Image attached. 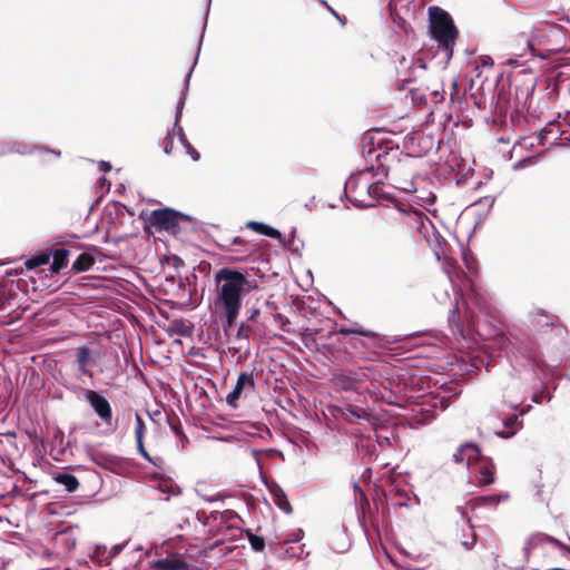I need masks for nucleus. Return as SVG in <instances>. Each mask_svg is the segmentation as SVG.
Wrapping results in <instances>:
<instances>
[{
    "label": "nucleus",
    "mask_w": 570,
    "mask_h": 570,
    "mask_svg": "<svg viewBox=\"0 0 570 570\" xmlns=\"http://www.w3.org/2000/svg\"><path fill=\"white\" fill-rule=\"evenodd\" d=\"M215 305L222 309L224 330L233 327L239 315L243 298L258 288V283L246 268L222 267L214 275Z\"/></svg>",
    "instance_id": "obj_2"
},
{
    "label": "nucleus",
    "mask_w": 570,
    "mask_h": 570,
    "mask_svg": "<svg viewBox=\"0 0 570 570\" xmlns=\"http://www.w3.org/2000/svg\"><path fill=\"white\" fill-rule=\"evenodd\" d=\"M482 456L483 455L478 444L466 442L456 449L453 454V461L458 464L466 463L468 466L473 468Z\"/></svg>",
    "instance_id": "obj_14"
},
{
    "label": "nucleus",
    "mask_w": 570,
    "mask_h": 570,
    "mask_svg": "<svg viewBox=\"0 0 570 570\" xmlns=\"http://www.w3.org/2000/svg\"><path fill=\"white\" fill-rule=\"evenodd\" d=\"M409 223L414 226L421 234H425L428 226L432 225L426 215L421 212H413L407 215Z\"/></svg>",
    "instance_id": "obj_23"
},
{
    "label": "nucleus",
    "mask_w": 570,
    "mask_h": 570,
    "mask_svg": "<svg viewBox=\"0 0 570 570\" xmlns=\"http://www.w3.org/2000/svg\"><path fill=\"white\" fill-rule=\"evenodd\" d=\"M426 70V65L421 57H401L396 66L397 79L404 86L415 82Z\"/></svg>",
    "instance_id": "obj_8"
},
{
    "label": "nucleus",
    "mask_w": 570,
    "mask_h": 570,
    "mask_svg": "<svg viewBox=\"0 0 570 570\" xmlns=\"http://www.w3.org/2000/svg\"><path fill=\"white\" fill-rule=\"evenodd\" d=\"M219 246L225 252L235 253L236 256L233 257V261L235 262H243L256 252L255 244L239 236L225 239V244H220Z\"/></svg>",
    "instance_id": "obj_11"
},
{
    "label": "nucleus",
    "mask_w": 570,
    "mask_h": 570,
    "mask_svg": "<svg viewBox=\"0 0 570 570\" xmlns=\"http://www.w3.org/2000/svg\"><path fill=\"white\" fill-rule=\"evenodd\" d=\"M371 174H373V170H370L368 165L357 175L352 176L345 185V195L356 207L368 208L374 206V197L368 194L372 186V179L368 177Z\"/></svg>",
    "instance_id": "obj_5"
},
{
    "label": "nucleus",
    "mask_w": 570,
    "mask_h": 570,
    "mask_svg": "<svg viewBox=\"0 0 570 570\" xmlns=\"http://www.w3.org/2000/svg\"><path fill=\"white\" fill-rule=\"evenodd\" d=\"M288 325H289V320L286 318L285 321H283V323L281 325V330L286 332V333H294L295 331L292 330Z\"/></svg>",
    "instance_id": "obj_37"
},
{
    "label": "nucleus",
    "mask_w": 570,
    "mask_h": 570,
    "mask_svg": "<svg viewBox=\"0 0 570 570\" xmlns=\"http://www.w3.org/2000/svg\"><path fill=\"white\" fill-rule=\"evenodd\" d=\"M449 325L453 334L466 338L472 336L474 332V316L470 309H465L462 315L458 306H455L449 315Z\"/></svg>",
    "instance_id": "obj_10"
},
{
    "label": "nucleus",
    "mask_w": 570,
    "mask_h": 570,
    "mask_svg": "<svg viewBox=\"0 0 570 570\" xmlns=\"http://www.w3.org/2000/svg\"><path fill=\"white\" fill-rule=\"evenodd\" d=\"M245 226L261 235H265L271 238L279 239L282 236L279 230H277L264 223L250 220V222H247Z\"/></svg>",
    "instance_id": "obj_22"
},
{
    "label": "nucleus",
    "mask_w": 570,
    "mask_h": 570,
    "mask_svg": "<svg viewBox=\"0 0 570 570\" xmlns=\"http://www.w3.org/2000/svg\"><path fill=\"white\" fill-rule=\"evenodd\" d=\"M531 324L537 334L542 338L550 340L551 333L560 337H564L568 334L567 327L560 322L558 316L547 314L542 309L533 313Z\"/></svg>",
    "instance_id": "obj_6"
},
{
    "label": "nucleus",
    "mask_w": 570,
    "mask_h": 570,
    "mask_svg": "<svg viewBox=\"0 0 570 570\" xmlns=\"http://www.w3.org/2000/svg\"><path fill=\"white\" fill-rule=\"evenodd\" d=\"M354 491H355V493L358 495V498H360V502H361V503H362L363 501H364V502H367V499H366L365 492L361 489V487L358 485V483H355V484H354Z\"/></svg>",
    "instance_id": "obj_33"
},
{
    "label": "nucleus",
    "mask_w": 570,
    "mask_h": 570,
    "mask_svg": "<svg viewBox=\"0 0 570 570\" xmlns=\"http://www.w3.org/2000/svg\"><path fill=\"white\" fill-rule=\"evenodd\" d=\"M532 540H535L539 543H551L554 547H557V548H559V549L570 553V547L569 546L562 543L558 539H556V538H553L551 535H548L546 533H537V534H534L532 537Z\"/></svg>",
    "instance_id": "obj_26"
},
{
    "label": "nucleus",
    "mask_w": 570,
    "mask_h": 570,
    "mask_svg": "<svg viewBox=\"0 0 570 570\" xmlns=\"http://www.w3.org/2000/svg\"><path fill=\"white\" fill-rule=\"evenodd\" d=\"M51 254L52 263L50 265V272L52 274H58L62 268L68 265V257L70 250L67 248H56L52 250H48Z\"/></svg>",
    "instance_id": "obj_17"
},
{
    "label": "nucleus",
    "mask_w": 570,
    "mask_h": 570,
    "mask_svg": "<svg viewBox=\"0 0 570 570\" xmlns=\"http://www.w3.org/2000/svg\"><path fill=\"white\" fill-rule=\"evenodd\" d=\"M430 33L439 47L448 52L449 58L453 53V46L459 31L451 16L440 7H430Z\"/></svg>",
    "instance_id": "obj_4"
},
{
    "label": "nucleus",
    "mask_w": 570,
    "mask_h": 570,
    "mask_svg": "<svg viewBox=\"0 0 570 570\" xmlns=\"http://www.w3.org/2000/svg\"><path fill=\"white\" fill-rule=\"evenodd\" d=\"M154 570H189V564L177 556H169L155 560L151 563Z\"/></svg>",
    "instance_id": "obj_15"
},
{
    "label": "nucleus",
    "mask_w": 570,
    "mask_h": 570,
    "mask_svg": "<svg viewBox=\"0 0 570 570\" xmlns=\"http://www.w3.org/2000/svg\"><path fill=\"white\" fill-rule=\"evenodd\" d=\"M259 315L261 311L258 308H253L250 315L246 318V321H249L250 323L254 324Z\"/></svg>",
    "instance_id": "obj_34"
},
{
    "label": "nucleus",
    "mask_w": 570,
    "mask_h": 570,
    "mask_svg": "<svg viewBox=\"0 0 570 570\" xmlns=\"http://www.w3.org/2000/svg\"><path fill=\"white\" fill-rule=\"evenodd\" d=\"M164 150L166 154H170L174 148V136L171 132H168L167 137L164 139Z\"/></svg>",
    "instance_id": "obj_32"
},
{
    "label": "nucleus",
    "mask_w": 570,
    "mask_h": 570,
    "mask_svg": "<svg viewBox=\"0 0 570 570\" xmlns=\"http://www.w3.org/2000/svg\"><path fill=\"white\" fill-rule=\"evenodd\" d=\"M76 360L78 364V371L82 375L92 376V373L88 370V366L92 363L91 351L88 346L82 345L77 348Z\"/></svg>",
    "instance_id": "obj_18"
},
{
    "label": "nucleus",
    "mask_w": 570,
    "mask_h": 570,
    "mask_svg": "<svg viewBox=\"0 0 570 570\" xmlns=\"http://www.w3.org/2000/svg\"><path fill=\"white\" fill-rule=\"evenodd\" d=\"M85 400L89 403L94 412L107 426L112 425V409L109 401L99 392L90 389H81Z\"/></svg>",
    "instance_id": "obj_9"
},
{
    "label": "nucleus",
    "mask_w": 570,
    "mask_h": 570,
    "mask_svg": "<svg viewBox=\"0 0 570 570\" xmlns=\"http://www.w3.org/2000/svg\"><path fill=\"white\" fill-rule=\"evenodd\" d=\"M432 95L434 96V98H433L434 102H442L444 100V90H442V91L434 90L432 92Z\"/></svg>",
    "instance_id": "obj_35"
},
{
    "label": "nucleus",
    "mask_w": 570,
    "mask_h": 570,
    "mask_svg": "<svg viewBox=\"0 0 570 570\" xmlns=\"http://www.w3.org/2000/svg\"><path fill=\"white\" fill-rule=\"evenodd\" d=\"M95 257L89 253L80 254L71 265L70 272L78 274L89 271L95 264Z\"/></svg>",
    "instance_id": "obj_21"
},
{
    "label": "nucleus",
    "mask_w": 570,
    "mask_h": 570,
    "mask_svg": "<svg viewBox=\"0 0 570 570\" xmlns=\"http://www.w3.org/2000/svg\"><path fill=\"white\" fill-rule=\"evenodd\" d=\"M173 327L176 331V333H178L180 335L190 334V326L187 325L184 321H175L173 323Z\"/></svg>",
    "instance_id": "obj_31"
},
{
    "label": "nucleus",
    "mask_w": 570,
    "mask_h": 570,
    "mask_svg": "<svg viewBox=\"0 0 570 570\" xmlns=\"http://www.w3.org/2000/svg\"><path fill=\"white\" fill-rule=\"evenodd\" d=\"M146 431V425L142 420V417L139 414H136V428H135V435H136V442H137V449L140 455L148 461H151L148 452L146 451L144 446V434Z\"/></svg>",
    "instance_id": "obj_19"
},
{
    "label": "nucleus",
    "mask_w": 570,
    "mask_h": 570,
    "mask_svg": "<svg viewBox=\"0 0 570 570\" xmlns=\"http://www.w3.org/2000/svg\"><path fill=\"white\" fill-rule=\"evenodd\" d=\"M362 154L374 177L385 178L399 190L416 191L414 180L419 175V158L400 151L399 147L375 145L372 137L363 138Z\"/></svg>",
    "instance_id": "obj_1"
},
{
    "label": "nucleus",
    "mask_w": 570,
    "mask_h": 570,
    "mask_svg": "<svg viewBox=\"0 0 570 570\" xmlns=\"http://www.w3.org/2000/svg\"><path fill=\"white\" fill-rule=\"evenodd\" d=\"M246 537L254 551L261 552L265 549V539L263 537L253 533L250 530L246 531Z\"/></svg>",
    "instance_id": "obj_28"
},
{
    "label": "nucleus",
    "mask_w": 570,
    "mask_h": 570,
    "mask_svg": "<svg viewBox=\"0 0 570 570\" xmlns=\"http://www.w3.org/2000/svg\"><path fill=\"white\" fill-rule=\"evenodd\" d=\"M479 487H488L495 481V464L491 458L482 456L472 468Z\"/></svg>",
    "instance_id": "obj_12"
},
{
    "label": "nucleus",
    "mask_w": 570,
    "mask_h": 570,
    "mask_svg": "<svg viewBox=\"0 0 570 570\" xmlns=\"http://www.w3.org/2000/svg\"><path fill=\"white\" fill-rule=\"evenodd\" d=\"M181 108H183V104L178 107V110H177V114H176V126L179 121V118H180V115H181Z\"/></svg>",
    "instance_id": "obj_41"
},
{
    "label": "nucleus",
    "mask_w": 570,
    "mask_h": 570,
    "mask_svg": "<svg viewBox=\"0 0 570 570\" xmlns=\"http://www.w3.org/2000/svg\"><path fill=\"white\" fill-rule=\"evenodd\" d=\"M50 257H51V254L48 253V252H45V253H41L39 255H36L31 258H29L24 265L28 269H33L36 267H39V266H42V265H46L49 263L50 261Z\"/></svg>",
    "instance_id": "obj_27"
},
{
    "label": "nucleus",
    "mask_w": 570,
    "mask_h": 570,
    "mask_svg": "<svg viewBox=\"0 0 570 570\" xmlns=\"http://www.w3.org/2000/svg\"><path fill=\"white\" fill-rule=\"evenodd\" d=\"M179 129V139L180 141L184 144L187 153L190 155V157L193 158V160L197 161L200 157L199 153L191 146L190 142H188V140L186 139L184 132H183V129L181 128H178Z\"/></svg>",
    "instance_id": "obj_30"
},
{
    "label": "nucleus",
    "mask_w": 570,
    "mask_h": 570,
    "mask_svg": "<svg viewBox=\"0 0 570 570\" xmlns=\"http://www.w3.org/2000/svg\"><path fill=\"white\" fill-rule=\"evenodd\" d=\"M458 97V83L456 80L452 81V91L450 94L451 101H454V99Z\"/></svg>",
    "instance_id": "obj_36"
},
{
    "label": "nucleus",
    "mask_w": 570,
    "mask_h": 570,
    "mask_svg": "<svg viewBox=\"0 0 570 570\" xmlns=\"http://www.w3.org/2000/svg\"><path fill=\"white\" fill-rule=\"evenodd\" d=\"M480 500L490 501V502H498L495 497H492V495H490V497H482V498H480Z\"/></svg>",
    "instance_id": "obj_40"
},
{
    "label": "nucleus",
    "mask_w": 570,
    "mask_h": 570,
    "mask_svg": "<svg viewBox=\"0 0 570 570\" xmlns=\"http://www.w3.org/2000/svg\"><path fill=\"white\" fill-rule=\"evenodd\" d=\"M269 493L272 494L273 502L275 505L287 514L293 511L292 504L289 503L284 490L275 482L267 484Z\"/></svg>",
    "instance_id": "obj_16"
},
{
    "label": "nucleus",
    "mask_w": 570,
    "mask_h": 570,
    "mask_svg": "<svg viewBox=\"0 0 570 570\" xmlns=\"http://www.w3.org/2000/svg\"><path fill=\"white\" fill-rule=\"evenodd\" d=\"M343 416L345 421L353 424L360 419L370 420L371 414L363 407H357L352 404H347L343 410Z\"/></svg>",
    "instance_id": "obj_20"
},
{
    "label": "nucleus",
    "mask_w": 570,
    "mask_h": 570,
    "mask_svg": "<svg viewBox=\"0 0 570 570\" xmlns=\"http://www.w3.org/2000/svg\"><path fill=\"white\" fill-rule=\"evenodd\" d=\"M100 168L102 171H109L111 169V165L109 163L102 161Z\"/></svg>",
    "instance_id": "obj_39"
},
{
    "label": "nucleus",
    "mask_w": 570,
    "mask_h": 570,
    "mask_svg": "<svg viewBox=\"0 0 570 570\" xmlns=\"http://www.w3.org/2000/svg\"><path fill=\"white\" fill-rule=\"evenodd\" d=\"M518 422V416L515 414L511 415L505 422V426L510 428L512 426L513 424H515Z\"/></svg>",
    "instance_id": "obj_38"
},
{
    "label": "nucleus",
    "mask_w": 570,
    "mask_h": 570,
    "mask_svg": "<svg viewBox=\"0 0 570 570\" xmlns=\"http://www.w3.org/2000/svg\"><path fill=\"white\" fill-rule=\"evenodd\" d=\"M372 178L374 176L372 175ZM384 178L375 177V180H372V186L368 189L370 196L374 197V204L381 198L382 196V184Z\"/></svg>",
    "instance_id": "obj_29"
},
{
    "label": "nucleus",
    "mask_w": 570,
    "mask_h": 570,
    "mask_svg": "<svg viewBox=\"0 0 570 570\" xmlns=\"http://www.w3.org/2000/svg\"><path fill=\"white\" fill-rule=\"evenodd\" d=\"M246 390L250 392H255L256 390V384L252 372H242L238 375L235 387L226 396L227 404L232 407H236L237 401L239 400L242 393Z\"/></svg>",
    "instance_id": "obj_13"
},
{
    "label": "nucleus",
    "mask_w": 570,
    "mask_h": 570,
    "mask_svg": "<svg viewBox=\"0 0 570 570\" xmlns=\"http://www.w3.org/2000/svg\"><path fill=\"white\" fill-rule=\"evenodd\" d=\"M187 216L171 208L155 209L150 214V224L158 230H166L171 235L180 232V222L187 220Z\"/></svg>",
    "instance_id": "obj_7"
},
{
    "label": "nucleus",
    "mask_w": 570,
    "mask_h": 570,
    "mask_svg": "<svg viewBox=\"0 0 570 570\" xmlns=\"http://www.w3.org/2000/svg\"><path fill=\"white\" fill-rule=\"evenodd\" d=\"M53 480L63 485L68 492H75L79 488L78 479L70 473H58Z\"/></svg>",
    "instance_id": "obj_24"
},
{
    "label": "nucleus",
    "mask_w": 570,
    "mask_h": 570,
    "mask_svg": "<svg viewBox=\"0 0 570 570\" xmlns=\"http://www.w3.org/2000/svg\"><path fill=\"white\" fill-rule=\"evenodd\" d=\"M334 335L343 337L340 344L351 358L373 360L391 343L386 336L362 327H341Z\"/></svg>",
    "instance_id": "obj_3"
},
{
    "label": "nucleus",
    "mask_w": 570,
    "mask_h": 570,
    "mask_svg": "<svg viewBox=\"0 0 570 570\" xmlns=\"http://www.w3.org/2000/svg\"><path fill=\"white\" fill-rule=\"evenodd\" d=\"M255 335V328L254 324L249 321H244L239 324L237 333H236V340L237 341H247Z\"/></svg>",
    "instance_id": "obj_25"
}]
</instances>
